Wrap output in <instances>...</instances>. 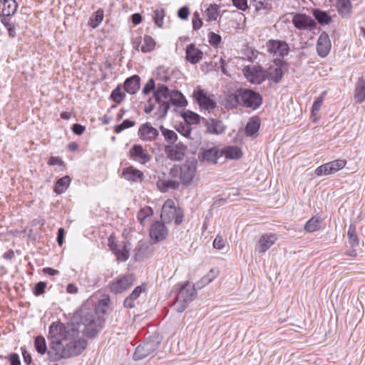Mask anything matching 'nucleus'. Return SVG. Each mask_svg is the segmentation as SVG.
I'll list each match as a JSON object with an SVG mask.
<instances>
[{
  "instance_id": "f257e3e1",
  "label": "nucleus",
  "mask_w": 365,
  "mask_h": 365,
  "mask_svg": "<svg viewBox=\"0 0 365 365\" xmlns=\"http://www.w3.org/2000/svg\"><path fill=\"white\" fill-rule=\"evenodd\" d=\"M80 330L73 324L53 322L49 327L48 339L50 349L47 351L51 361L68 359L80 355L87 347L88 341L79 337Z\"/></svg>"
},
{
  "instance_id": "f03ea898",
  "label": "nucleus",
  "mask_w": 365,
  "mask_h": 365,
  "mask_svg": "<svg viewBox=\"0 0 365 365\" xmlns=\"http://www.w3.org/2000/svg\"><path fill=\"white\" fill-rule=\"evenodd\" d=\"M66 324L74 325L88 339L97 337L105 325V319L98 314V310L90 303L83 304L75 313L71 322Z\"/></svg>"
},
{
  "instance_id": "7ed1b4c3",
  "label": "nucleus",
  "mask_w": 365,
  "mask_h": 365,
  "mask_svg": "<svg viewBox=\"0 0 365 365\" xmlns=\"http://www.w3.org/2000/svg\"><path fill=\"white\" fill-rule=\"evenodd\" d=\"M160 218L165 223L174 220L175 225H180L184 220V210L180 207H175L174 201L168 199L163 205Z\"/></svg>"
},
{
  "instance_id": "20e7f679",
  "label": "nucleus",
  "mask_w": 365,
  "mask_h": 365,
  "mask_svg": "<svg viewBox=\"0 0 365 365\" xmlns=\"http://www.w3.org/2000/svg\"><path fill=\"white\" fill-rule=\"evenodd\" d=\"M197 296V288L193 285H190L189 282L183 284L176 297V310L178 312H183L187 307L188 304L192 302Z\"/></svg>"
},
{
  "instance_id": "39448f33",
  "label": "nucleus",
  "mask_w": 365,
  "mask_h": 365,
  "mask_svg": "<svg viewBox=\"0 0 365 365\" xmlns=\"http://www.w3.org/2000/svg\"><path fill=\"white\" fill-rule=\"evenodd\" d=\"M160 341L159 334H153L150 336L137 346L133 354V359L138 361L145 358L158 348Z\"/></svg>"
},
{
  "instance_id": "423d86ee",
  "label": "nucleus",
  "mask_w": 365,
  "mask_h": 365,
  "mask_svg": "<svg viewBox=\"0 0 365 365\" xmlns=\"http://www.w3.org/2000/svg\"><path fill=\"white\" fill-rule=\"evenodd\" d=\"M108 245L111 252L115 255L118 261L125 262L130 256V242L125 240L120 243L116 240L113 234L108 239Z\"/></svg>"
},
{
  "instance_id": "0eeeda50",
  "label": "nucleus",
  "mask_w": 365,
  "mask_h": 365,
  "mask_svg": "<svg viewBox=\"0 0 365 365\" xmlns=\"http://www.w3.org/2000/svg\"><path fill=\"white\" fill-rule=\"evenodd\" d=\"M241 96V106L252 110H257L262 104V95L250 88H239Z\"/></svg>"
},
{
  "instance_id": "6e6552de",
  "label": "nucleus",
  "mask_w": 365,
  "mask_h": 365,
  "mask_svg": "<svg viewBox=\"0 0 365 365\" xmlns=\"http://www.w3.org/2000/svg\"><path fill=\"white\" fill-rule=\"evenodd\" d=\"M135 281V276L133 273L122 275L108 284L109 291L114 294H122L130 288Z\"/></svg>"
},
{
  "instance_id": "1a4fd4ad",
  "label": "nucleus",
  "mask_w": 365,
  "mask_h": 365,
  "mask_svg": "<svg viewBox=\"0 0 365 365\" xmlns=\"http://www.w3.org/2000/svg\"><path fill=\"white\" fill-rule=\"evenodd\" d=\"M245 78L252 84H260L267 79L265 71L260 66H248L244 68Z\"/></svg>"
},
{
  "instance_id": "9d476101",
  "label": "nucleus",
  "mask_w": 365,
  "mask_h": 365,
  "mask_svg": "<svg viewBox=\"0 0 365 365\" xmlns=\"http://www.w3.org/2000/svg\"><path fill=\"white\" fill-rule=\"evenodd\" d=\"M292 22L294 27L299 30L312 31L317 28L315 20L305 14H294Z\"/></svg>"
},
{
  "instance_id": "9b49d317",
  "label": "nucleus",
  "mask_w": 365,
  "mask_h": 365,
  "mask_svg": "<svg viewBox=\"0 0 365 365\" xmlns=\"http://www.w3.org/2000/svg\"><path fill=\"white\" fill-rule=\"evenodd\" d=\"M346 164V160L337 159L319 166L315 170V174L317 176L333 174L344 168Z\"/></svg>"
},
{
  "instance_id": "f8f14e48",
  "label": "nucleus",
  "mask_w": 365,
  "mask_h": 365,
  "mask_svg": "<svg viewBox=\"0 0 365 365\" xmlns=\"http://www.w3.org/2000/svg\"><path fill=\"white\" fill-rule=\"evenodd\" d=\"M185 150L186 146L180 142L168 144L164 148L167 157L173 161L182 160L185 157Z\"/></svg>"
},
{
  "instance_id": "ddd939ff",
  "label": "nucleus",
  "mask_w": 365,
  "mask_h": 365,
  "mask_svg": "<svg viewBox=\"0 0 365 365\" xmlns=\"http://www.w3.org/2000/svg\"><path fill=\"white\" fill-rule=\"evenodd\" d=\"M168 235V230L165 225V222L155 221L154 222L149 230V235L154 243L160 242L166 239Z\"/></svg>"
},
{
  "instance_id": "4468645a",
  "label": "nucleus",
  "mask_w": 365,
  "mask_h": 365,
  "mask_svg": "<svg viewBox=\"0 0 365 365\" xmlns=\"http://www.w3.org/2000/svg\"><path fill=\"white\" fill-rule=\"evenodd\" d=\"M266 46L269 53L280 57H284L289 52V45L284 41L270 39Z\"/></svg>"
},
{
  "instance_id": "2eb2a0df",
  "label": "nucleus",
  "mask_w": 365,
  "mask_h": 365,
  "mask_svg": "<svg viewBox=\"0 0 365 365\" xmlns=\"http://www.w3.org/2000/svg\"><path fill=\"white\" fill-rule=\"evenodd\" d=\"M138 135L144 141H154L159 136V131L150 123L147 122L139 127Z\"/></svg>"
},
{
  "instance_id": "dca6fc26",
  "label": "nucleus",
  "mask_w": 365,
  "mask_h": 365,
  "mask_svg": "<svg viewBox=\"0 0 365 365\" xmlns=\"http://www.w3.org/2000/svg\"><path fill=\"white\" fill-rule=\"evenodd\" d=\"M316 48L317 54L322 58L327 57L329 53L331 48V43L329 36L326 31H322L321 33L318 38Z\"/></svg>"
},
{
  "instance_id": "f3484780",
  "label": "nucleus",
  "mask_w": 365,
  "mask_h": 365,
  "mask_svg": "<svg viewBox=\"0 0 365 365\" xmlns=\"http://www.w3.org/2000/svg\"><path fill=\"white\" fill-rule=\"evenodd\" d=\"M197 161L187 160L180 168V178L182 182H190L195 175Z\"/></svg>"
},
{
  "instance_id": "a211bd4d",
  "label": "nucleus",
  "mask_w": 365,
  "mask_h": 365,
  "mask_svg": "<svg viewBox=\"0 0 365 365\" xmlns=\"http://www.w3.org/2000/svg\"><path fill=\"white\" fill-rule=\"evenodd\" d=\"M202 120L205 123L207 131L210 134L220 135L224 133L226 130V126L221 120L215 118L206 119L205 118H202Z\"/></svg>"
},
{
  "instance_id": "6ab92c4d",
  "label": "nucleus",
  "mask_w": 365,
  "mask_h": 365,
  "mask_svg": "<svg viewBox=\"0 0 365 365\" xmlns=\"http://www.w3.org/2000/svg\"><path fill=\"white\" fill-rule=\"evenodd\" d=\"M130 158L145 164L150 160V156L142 145L135 144L129 150Z\"/></svg>"
},
{
  "instance_id": "aec40b11",
  "label": "nucleus",
  "mask_w": 365,
  "mask_h": 365,
  "mask_svg": "<svg viewBox=\"0 0 365 365\" xmlns=\"http://www.w3.org/2000/svg\"><path fill=\"white\" fill-rule=\"evenodd\" d=\"M195 98L201 108L210 110L217 107L216 102L207 96V93L203 90H198L195 93Z\"/></svg>"
},
{
  "instance_id": "412c9836",
  "label": "nucleus",
  "mask_w": 365,
  "mask_h": 365,
  "mask_svg": "<svg viewBox=\"0 0 365 365\" xmlns=\"http://www.w3.org/2000/svg\"><path fill=\"white\" fill-rule=\"evenodd\" d=\"M147 284L143 283L140 286H137L133 292L125 299L123 306L128 309H133L135 307L134 302L138 299L140 294L146 291Z\"/></svg>"
},
{
  "instance_id": "4be33fe9",
  "label": "nucleus",
  "mask_w": 365,
  "mask_h": 365,
  "mask_svg": "<svg viewBox=\"0 0 365 365\" xmlns=\"http://www.w3.org/2000/svg\"><path fill=\"white\" fill-rule=\"evenodd\" d=\"M220 155L219 149L214 147L203 150L198 158L200 160L208 164H216Z\"/></svg>"
},
{
  "instance_id": "5701e85b",
  "label": "nucleus",
  "mask_w": 365,
  "mask_h": 365,
  "mask_svg": "<svg viewBox=\"0 0 365 365\" xmlns=\"http://www.w3.org/2000/svg\"><path fill=\"white\" fill-rule=\"evenodd\" d=\"M153 250L148 243L140 241L134 249V261L141 262L145 257L151 254Z\"/></svg>"
},
{
  "instance_id": "b1692460",
  "label": "nucleus",
  "mask_w": 365,
  "mask_h": 365,
  "mask_svg": "<svg viewBox=\"0 0 365 365\" xmlns=\"http://www.w3.org/2000/svg\"><path fill=\"white\" fill-rule=\"evenodd\" d=\"M203 53L195 44L188 45L185 50V58L192 64H195L202 60Z\"/></svg>"
},
{
  "instance_id": "393cba45",
  "label": "nucleus",
  "mask_w": 365,
  "mask_h": 365,
  "mask_svg": "<svg viewBox=\"0 0 365 365\" xmlns=\"http://www.w3.org/2000/svg\"><path fill=\"white\" fill-rule=\"evenodd\" d=\"M122 174L126 180L133 181L134 182H141L144 178L143 172L133 166L124 168Z\"/></svg>"
},
{
  "instance_id": "a878e982",
  "label": "nucleus",
  "mask_w": 365,
  "mask_h": 365,
  "mask_svg": "<svg viewBox=\"0 0 365 365\" xmlns=\"http://www.w3.org/2000/svg\"><path fill=\"white\" fill-rule=\"evenodd\" d=\"M140 78L138 75H133L128 78L123 84L124 90L130 93L135 94L140 89Z\"/></svg>"
},
{
  "instance_id": "bb28decb",
  "label": "nucleus",
  "mask_w": 365,
  "mask_h": 365,
  "mask_svg": "<svg viewBox=\"0 0 365 365\" xmlns=\"http://www.w3.org/2000/svg\"><path fill=\"white\" fill-rule=\"evenodd\" d=\"M277 240V237L274 234L262 235L258 242V251L259 253H264L269 250Z\"/></svg>"
},
{
  "instance_id": "cd10ccee",
  "label": "nucleus",
  "mask_w": 365,
  "mask_h": 365,
  "mask_svg": "<svg viewBox=\"0 0 365 365\" xmlns=\"http://www.w3.org/2000/svg\"><path fill=\"white\" fill-rule=\"evenodd\" d=\"M267 78L272 81L275 83L281 81L283 76V71L281 65L274 64L270 66L269 68L265 71Z\"/></svg>"
},
{
  "instance_id": "c85d7f7f",
  "label": "nucleus",
  "mask_w": 365,
  "mask_h": 365,
  "mask_svg": "<svg viewBox=\"0 0 365 365\" xmlns=\"http://www.w3.org/2000/svg\"><path fill=\"white\" fill-rule=\"evenodd\" d=\"M240 195V190L238 188L235 187H228L226 188V190L216 198L215 200L214 204L220 206L221 202H225L227 200L232 201L233 198L232 197H236Z\"/></svg>"
},
{
  "instance_id": "c756f323",
  "label": "nucleus",
  "mask_w": 365,
  "mask_h": 365,
  "mask_svg": "<svg viewBox=\"0 0 365 365\" xmlns=\"http://www.w3.org/2000/svg\"><path fill=\"white\" fill-rule=\"evenodd\" d=\"M171 96V91L167 86L159 84L154 91L153 97L155 103H160L162 101H168Z\"/></svg>"
},
{
  "instance_id": "7c9ffc66",
  "label": "nucleus",
  "mask_w": 365,
  "mask_h": 365,
  "mask_svg": "<svg viewBox=\"0 0 365 365\" xmlns=\"http://www.w3.org/2000/svg\"><path fill=\"white\" fill-rule=\"evenodd\" d=\"M260 127V119L257 115L252 116L245 126L247 136L257 135Z\"/></svg>"
},
{
  "instance_id": "2f4dec72",
  "label": "nucleus",
  "mask_w": 365,
  "mask_h": 365,
  "mask_svg": "<svg viewBox=\"0 0 365 365\" xmlns=\"http://www.w3.org/2000/svg\"><path fill=\"white\" fill-rule=\"evenodd\" d=\"M2 5V15L11 16L14 15L18 8V4L15 0H0V6Z\"/></svg>"
},
{
  "instance_id": "473e14b6",
  "label": "nucleus",
  "mask_w": 365,
  "mask_h": 365,
  "mask_svg": "<svg viewBox=\"0 0 365 365\" xmlns=\"http://www.w3.org/2000/svg\"><path fill=\"white\" fill-rule=\"evenodd\" d=\"M312 15L314 17V20L317 21L320 25H328L332 21L331 17L327 11L319 9H313Z\"/></svg>"
},
{
  "instance_id": "72a5a7b5",
  "label": "nucleus",
  "mask_w": 365,
  "mask_h": 365,
  "mask_svg": "<svg viewBox=\"0 0 365 365\" xmlns=\"http://www.w3.org/2000/svg\"><path fill=\"white\" fill-rule=\"evenodd\" d=\"M354 98L358 103L365 101V78H359L356 86Z\"/></svg>"
},
{
  "instance_id": "f704fd0d",
  "label": "nucleus",
  "mask_w": 365,
  "mask_h": 365,
  "mask_svg": "<svg viewBox=\"0 0 365 365\" xmlns=\"http://www.w3.org/2000/svg\"><path fill=\"white\" fill-rule=\"evenodd\" d=\"M336 7L338 13L342 17L349 16L352 11V6L350 0H337Z\"/></svg>"
},
{
  "instance_id": "c9c22d12",
  "label": "nucleus",
  "mask_w": 365,
  "mask_h": 365,
  "mask_svg": "<svg viewBox=\"0 0 365 365\" xmlns=\"http://www.w3.org/2000/svg\"><path fill=\"white\" fill-rule=\"evenodd\" d=\"M172 104L178 107H185L187 101L185 96L178 91H171V96L169 99Z\"/></svg>"
},
{
  "instance_id": "e433bc0d",
  "label": "nucleus",
  "mask_w": 365,
  "mask_h": 365,
  "mask_svg": "<svg viewBox=\"0 0 365 365\" xmlns=\"http://www.w3.org/2000/svg\"><path fill=\"white\" fill-rule=\"evenodd\" d=\"M219 6L217 4H210L206 9L204 13L205 20L207 21H216L219 16Z\"/></svg>"
},
{
  "instance_id": "4c0bfd02",
  "label": "nucleus",
  "mask_w": 365,
  "mask_h": 365,
  "mask_svg": "<svg viewBox=\"0 0 365 365\" xmlns=\"http://www.w3.org/2000/svg\"><path fill=\"white\" fill-rule=\"evenodd\" d=\"M104 17V11L102 9H98L89 19L88 25L92 29H96L102 22Z\"/></svg>"
},
{
  "instance_id": "58836bf2",
  "label": "nucleus",
  "mask_w": 365,
  "mask_h": 365,
  "mask_svg": "<svg viewBox=\"0 0 365 365\" xmlns=\"http://www.w3.org/2000/svg\"><path fill=\"white\" fill-rule=\"evenodd\" d=\"M322 219L320 217L314 216L309 219L304 225V230L308 232H314L320 229Z\"/></svg>"
},
{
  "instance_id": "ea45409f",
  "label": "nucleus",
  "mask_w": 365,
  "mask_h": 365,
  "mask_svg": "<svg viewBox=\"0 0 365 365\" xmlns=\"http://www.w3.org/2000/svg\"><path fill=\"white\" fill-rule=\"evenodd\" d=\"M347 236L349 239V243L351 247H355L359 246V240L358 235L356 234V225L351 223L348 229Z\"/></svg>"
},
{
  "instance_id": "a19ab883",
  "label": "nucleus",
  "mask_w": 365,
  "mask_h": 365,
  "mask_svg": "<svg viewBox=\"0 0 365 365\" xmlns=\"http://www.w3.org/2000/svg\"><path fill=\"white\" fill-rule=\"evenodd\" d=\"M160 130L163 135L165 140L168 144L175 143L178 140V135L177 133L172 130L168 129L165 128L163 125L160 126Z\"/></svg>"
},
{
  "instance_id": "79ce46f5",
  "label": "nucleus",
  "mask_w": 365,
  "mask_h": 365,
  "mask_svg": "<svg viewBox=\"0 0 365 365\" xmlns=\"http://www.w3.org/2000/svg\"><path fill=\"white\" fill-rule=\"evenodd\" d=\"M182 117L184 118L185 123L190 125V124H197L200 123L201 118L198 114L191 110H185L182 113Z\"/></svg>"
},
{
  "instance_id": "37998d69",
  "label": "nucleus",
  "mask_w": 365,
  "mask_h": 365,
  "mask_svg": "<svg viewBox=\"0 0 365 365\" xmlns=\"http://www.w3.org/2000/svg\"><path fill=\"white\" fill-rule=\"evenodd\" d=\"M153 215V209L149 206L142 207L138 212L137 219L142 226H145V220Z\"/></svg>"
},
{
  "instance_id": "c03bdc74",
  "label": "nucleus",
  "mask_w": 365,
  "mask_h": 365,
  "mask_svg": "<svg viewBox=\"0 0 365 365\" xmlns=\"http://www.w3.org/2000/svg\"><path fill=\"white\" fill-rule=\"evenodd\" d=\"M223 154L227 158L239 159L242 156V151L237 146H229L224 149Z\"/></svg>"
},
{
  "instance_id": "a18cd8bd",
  "label": "nucleus",
  "mask_w": 365,
  "mask_h": 365,
  "mask_svg": "<svg viewBox=\"0 0 365 365\" xmlns=\"http://www.w3.org/2000/svg\"><path fill=\"white\" fill-rule=\"evenodd\" d=\"M155 46V40L148 35H145L143 37V44L140 47V51L143 53H148L152 51Z\"/></svg>"
},
{
  "instance_id": "49530a36",
  "label": "nucleus",
  "mask_w": 365,
  "mask_h": 365,
  "mask_svg": "<svg viewBox=\"0 0 365 365\" xmlns=\"http://www.w3.org/2000/svg\"><path fill=\"white\" fill-rule=\"evenodd\" d=\"M34 346L37 352L40 354H44L47 351L46 343L43 336H37L34 340Z\"/></svg>"
},
{
  "instance_id": "de8ad7c7",
  "label": "nucleus",
  "mask_w": 365,
  "mask_h": 365,
  "mask_svg": "<svg viewBox=\"0 0 365 365\" xmlns=\"http://www.w3.org/2000/svg\"><path fill=\"white\" fill-rule=\"evenodd\" d=\"M125 97V93L122 91L121 85H118L117 87L113 90L110 94V99L116 103H120Z\"/></svg>"
},
{
  "instance_id": "09e8293b",
  "label": "nucleus",
  "mask_w": 365,
  "mask_h": 365,
  "mask_svg": "<svg viewBox=\"0 0 365 365\" xmlns=\"http://www.w3.org/2000/svg\"><path fill=\"white\" fill-rule=\"evenodd\" d=\"M227 103L231 108H237V106H241V96L239 88L237 89L235 93H231L228 96Z\"/></svg>"
},
{
  "instance_id": "8fccbe9b",
  "label": "nucleus",
  "mask_w": 365,
  "mask_h": 365,
  "mask_svg": "<svg viewBox=\"0 0 365 365\" xmlns=\"http://www.w3.org/2000/svg\"><path fill=\"white\" fill-rule=\"evenodd\" d=\"M135 125V122L129 119L124 120L122 123L116 125L114 127V131L116 133H120L125 129L133 127Z\"/></svg>"
},
{
  "instance_id": "3c124183",
  "label": "nucleus",
  "mask_w": 365,
  "mask_h": 365,
  "mask_svg": "<svg viewBox=\"0 0 365 365\" xmlns=\"http://www.w3.org/2000/svg\"><path fill=\"white\" fill-rule=\"evenodd\" d=\"M158 104V118H163L166 115L168 110L170 109V101H162V102Z\"/></svg>"
},
{
  "instance_id": "603ef678",
  "label": "nucleus",
  "mask_w": 365,
  "mask_h": 365,
  "mask_svg": "<svg viewBox=\"0 0 365 365\" xmlns=\"http://www.w3.org/2000/svg\"><path fill=\"white\" fill-rule=\"evenodd\" d=\"M165 16V11L163 9H156L155 11V14L153 16V20L155 24L159 26L162 27L163 25V18Z\"/></svg>"
},
{
  "instance_id": "864d4df0",
  "label": "nucleus",
  "mask_w": 365,
  "mask_h": 365,
  "mask_svg": "<svg viewBox=\"0 0 365 365\" xmlns=\"http://www.w3.org/2000/svg\"><path fill=\"white\" fill-rule=\"evenodd\" d=\"M177 131L185 138H190L191 128L188 124H180L176 128Z\"/></svg>"
},
{
  "instance_id": "5fc2aeb1",
  "label": "nucleus",
  "mask_w": 365,
  "mask_h": 365,
  "mask_svg": "<svg viewBox=\"0 0 365 365\" xmlns=\"http://www.w3.org/2000/svg\"><path fill=\"white\" fill-rule=\"evenodd\" d=\"M46 283L45 282H37L33 288V294L36 297H38L45 292Z\"/></svg>"
},
{
  "instance_id": "6e6d98bb",
  "label": "nucleus",
  "mask_w": 365,
  "mask_h": 365,
  "mask_svg": "<svg viewBox=\"0 0 365 365\" xmlns=\"http://www.w3.org/2000/svg\"><path fill=\"white\" fill-rule=\"evenodd\" d=\"M0 358L7 359L9 361L10 365H21L20 357L16 353L10 354L4 357L3 356H0Z\"/></svg>"
},
{
  "instance_id": "4d7b16f0",
  "label": "nucleus",
  "mask_w": 365,
  "mask_h": 365,
  "mask_svg": "<svg viewBox=\"0 0 365 365\" xmlns=\"http://www.w3.org/2000/svg\"><path fill=\"white\" fill-rule=\"evenodd\" d=\"M110 302L109 298H105L98 302V304L97 307H95V309L98 310V314L100 313L102 315H104L106 313V308L108 306V303Z\"/></svg>"
},
{
  "instance_id": "13d9d810",
  "label": "nucleus",
  "mask_w": 365,
  "mask_h": 365,
  "mask_svg": "<svg viewBox=\"0 0 365 365\" xmlns=\"http://www.w3.org/2000/svg\"><path fill=\"white\" fill-rule=\"evenodd\" d=\"M325 93H323L322 96L319 97L312 104V114L316 115V113L320 110L323 103V96Z\"/></svg>"
},
{
  "instance_id": "bf43d9fd",
  "label": "nucleus",
  "mask_w": 365,
  "mask_h": 365,
  "mask_svg": "<svg viewBox=\"0 0 365 365\" xmlns=\"http://www.w3.org/2000/svg\"><path fill=\"white\" fill-rule=\"evenodd\" d=\"M158 190L162 192H167L170 189L177 190L180 184H156Z\"/></svg>"
},
{
  "instance_id": "052dcab7",
  "label": "nucleus",
  "mask_w": 365,
  "mask_h": 365,
  "mask_svg": "<svg viewBox=\"0 0 365 365\" xmlns=\"http://www.w3.org/2000/svg\"><path fill=\"white\" fill-rule=\"evenodd\" d=\"M208 38L209 43L214 46H217L221 42L222 40L221 36L219 34H217L214 32L209 33Z\"/></svg>"
},
{
  "instance_id": "680f3d73",
  "label": "nucleus",
  "mask_w": 365,
  "mask_h": 365,
  "mask_svg": "<svg viewBox=\"0 0 365 365\" xmlns=\"http://www.w3.org/2000/svg\"><path fill=\"white\" fill-rule=\"evenodd\" d=\"M155 88V84L153 78H150L143 88V93L145 95L150 93Z\"/></svg>"
},
{
  "instance_id": "e2e57ef3",
  "label": "nucleus",
  "mask_w": 365,
  "mask_h": 365,
  "mask_svg": "<svg viewBox=\"0 0 365 365\" xmlns=\"http://www.w3.org/2000/svg\"><path fill=\"white\" fill-rule=\"evenodd\" d=\"M233 5L242 11H246L248 9L247 0H232Z\"/></svg>"
},
{
  "instance_id": "0e129e2a",
  "label": "nucleus",
  "mask_w": 365,
  "mask_h": 365,
  "mask_svg": "<svg viewBox=\"0 0 365 365\" xmlns=\"http://www.w3.org/2000/svg\"><path fill=\"white\" fill-rule=\"evenodd\" d=\"M190 15V10L187 6H182L178 11V16L182 20L187 19Z\"/></svg>"
},
{
  "instance_id": "69168bd1",
  "label": "nucleus",
  "mask_w": 365,
  "mask_h": 365,
  "mask_svg": "<svg viewBox=\"0 0 365 365\" xmlns=\"http://www.w3.org/2000/svg\"><path fill=\"white\" fill-rule=\"evenodd\" d=\"M213 247L222 250L225 247V241L222 236L217 235L213 241Z\"/></svg>"
},
{
  "instance_id": "338daca9",
  "label": "nucleus",
  "mask_w": 365,
  "mask_h": 365,
  "mask_svg": "<svg viewBox=\"0 0 365 365\" xmlns=\"http://www.w3.org/2000/svg\"><path fill=\"white\" fill-rule=\"evenodd\" d=\"M65 235H66V232H65L64 228L60 227L58 230L57 238H56L57 243L60 247H61L64 242Z\"/></svg>"
},
{
  "instance_id": "774afa93",
  "label": "nucleus",
  "mask_w": 365,
  "mask_h": 365,
  "mask_svg": "<svg viewBox=\"0 0 365 365\" xmlns=\"http://www.w3.org/2000/svg\"><path fill=\"white\" fill-rule=\"evenodd\" d=\"M69 185L70 184H55L53 191L58 195L62 194L68 188Z\"/></svg>"
}]
</instances>
